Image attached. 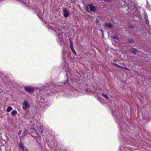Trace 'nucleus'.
Segmentation results:
<instances>
[{
  "label": "nucleus",
  "instance_id": "12",
  "mask_svg": "<svg viewBox=\"0 0 151 151\" xmlns=\"http://www.w3.org/2000/svg\"><path fill=\"white\" fill-rule=\"evenodd\" d=\"M28 133V132L26 129H25L24 131V132L23 133L22 135H26Z\"/></svg>",
  "mask_w": 151,
  "mask_h": 151
},
{
  "label": "nucleus",
  "instance_id": "9",
  "mask_svg": "<svg viewBox=\"0 0 151 151\" xmlns=\"http://www.w3.org/2000/svg\"><path fill=\"white\" fill-rule=\"evenodd\" d=\"M106 26L109 28H112L113 26L112 24L109 23H106Z\"/></svg>",
  "mask_w": 151,
  "mask_h": 151
},
{
  "label": "nucleus",
  "instance_id": "11",
  "mask_svg": "<svg viewBox=\"0 0 151 151\" xmlns=\"http://www.w3.org/2000/svg\"><path fill=\"white\" fill-rule=\"evenodd\" d=\"M38 129H39V131L42 133L43 131V126H40L39 128Z\"/></svg>",
  "mask_w": 151,
  "mask_h": 151
},
{
  "label": "nucleus",
  "instance_id": "5",
  "mask_svg": "<svg viewBox=\"0 0 151 151\" xmlns=\"http://www.w3.org/2000/svg\"><path fill=\"white\" fill-rule=\"evenodd\" d=\"M138 52V50L135 48H133L132 49V53L136 54Z\"/></svg>",
  "mask_w": 151,
  "mask_h": 151
},
{
  "label": "nucleus",
  "instance_id": "15",
  "mask_svg": "<svg viewBox=\"0 0 151 151\" xmlns=\"http://www.w3.org/2000/svg\"><path fill=\"white\" fill-rule=\"evenodd\" d=\"M101 95L104 97L106 99H108V97L106 95H104V94H101Z\"/></svg>",
  "mask_w": 151,
  "mask_h": 151
},
{
  "label": "nucleus",
  "instance_id": "10",
  "mask_svg": "<svg viewBox=\"0 0 151 151\" xmlns=\"http://www.w3.org/2000/svg\"><path fill=\"white\" fill-rule=\"evenodd\" d=\"M12 109V108L10 106H9L7 109L6 111L8 112H9Z\"/></svg>",
  "mask_w": 151,
  "mask_h": 151
},
{
  "label": "nucleus",
  "instance_id": "7",
  "mask_svg": "<svg viewBox=\"0 0 151 151\" xmlns=\"http://www.w3.org/2000/svg\"><path fill=\"white\" fill-rule=\"evenodd\" d=\"M70 48L72 52H73L75 54L76 53V52L75 51V50L73 48V47L72 44H71Z\"/></svg>",
  "mask_w": 151,
  "mask_h": 151
},
{
  "label": "nucleus",
  "instance_id": "4",
  "mask_svg": "<svg viewBox=\"0 0 151 151\" xmlns=\"http://www.w3.org/2000/svg\"><path fill=\"white\" fill-rule=\"evenodd\" d=\"M63 16L65 17H68L69 15V12L66 10L64 9L63 11Z\"/></svg>",
  "mask_w": 151,
  "mask_h": 151
},
{
  "label": "nucleus",
  "instance_id": "6",
  "mask_svg": "<svg viewBox=\"0 0 151 151\" xmlns=\"http://www.w3.org/2000/svg\"><path fill=\"white\" fill-rule=\"evenodd\" d=\"M19 147L21 150H22L23 151L24 150V145L22 143H20L19 144Z\"/></svg>",
  "mask_w": 151,
  "mask_h": 151
},
{
  "label": "nucleus",
  "instance_id": "13",
  "mask_svg": "<svg viewBox=\"0 0 151 151\" xmlns=\"http://www.w3.org/2000/svg\"><path fill=\"white\" fill-rule=\"evenodd\" d=\"M129 42L131 43H134L135 41L134 40L132 39H130L129 41Z\"/></svg>",
  "mask_w": 151,
  "mask_h": 151
},
{
  "label": "nucleus",
  "instance_id": "17",
  "mask_svg": "<svg viewBox=\"0 0 151 151\" xmlns=\"http://www.w3.org/2000/svg\"><path fill=\"white\" fill-rule=\"evenodd\" d=\"M104 1H107V2H110L111 1V0H104Z\"/></svg>",
  "mask_w": 151,
  "mask_h": 151
},
{
  "label": "nucleus",
  "instance_id": "18",
  "mask_svg": "<svg viewBox=\"0 0 151 151\" xmlns=\"http://www.w3.org/2000/svg\"><path fill=\"white\" fill-rule=\"evenodd\" d=\"M99 22V21H98V20H96V23H98Z\"/></svg>",
  "mask_w": 151,
  "mask_h": 151
},
{
  "label": "nucleus",
  "instance_id": "20",
  "mask_svg": "<svg viewBox=\"0 0 151 151\" xmlns=\"http://www.w3.org/2000/svg\"><path fill=\"white\" fill-rule=\"evenodd\" d=\"M131 27L132 28H134V26H132Z\"/></svg>",
  "mask_w": 151,
  "mask_h": 151
},
{
  "label": "nucleus",
  "instance_id": "21",
  "mask_svg": "<svg viewBox=\"0 0 151 151\" xmlns=\"http://www.w3.org/2000/svg\"><path fill=\"white\" fill-rule=\"evenodd\" d=\"M121 68H124V67H122V66H120V67Z\"/></svg>",
  "mask_w": 151,
  "mask_h": 151
},
{
  "label": "nucleus",
  "instance_id": "14",
  "mask_svg": "<svg viewBox=\"0 0 151 151\" xmlns=\"http://www.w3.org/2000/svg\"><path fill=\"white\" fill-rule=\"evenodd\" d=\"M101 95L104 97L106 99H108V97L106 95H104V94H101Z\"/></svg>",
  "mask_w": 151,
  "mask_h": 151
},
{
  "label": "nucleus",
  "instance_id": "8",
  "mask_svg": "<svg viewBox=\"0 0 151 151\" xmlns=\"http://www.w3.org/2000/svg\"><path fill=\"white\" fill-rule=\"evenodd\" d=\"M17 113V111L15 110H13L11 112V115L13 116H14Z\"/></svg>",
  "mask_w": 151,
  "mask_h": 151
},
{
  "label": "nucleus",
  "instance_id": "19",
  "mask_svg": "<svg viewBox=\"0 0 151 151\" xmlns=\"http://www.w3.org/2000/svg\"><path fill=\"white\" fill-rule=\"evenodd\" d=\"M124 69L126 70H129L128 69H127L126 68H124Z\"/></svg>",
  "mask_w": 151,
  "mask_h": 151
},
{
  "label": "nucleus",
  "instance_id": "16",
  "mask_svg": "<svg viewBox=\"0 0 151 151\" xmlns=\"http://www.w3.org/2000/svg\"><path fill=\"white\" fill-rule=\"evenodd\" d=\"M114 39H116L117 40H118L119 39V38L116 37H114Z\"/></svg>",
  "mask_w": 151,
  "mask_h": 151
},
{
  "label": "nucleus",
  "instance_id": "1",
  "mask_svg": "<svg viewBox=\"0 0 151 151\" xmlns=\"http://www.w3.org/2000/svg\"><path fill=\"white\" fill-rule=\"evenodd\" d=\"M86 10L88 12H89L91 11V12H94L97 9V7L96 6H94L92 4H89L87 6L86 8Z\"/></svg>",
  "mask_w": 151,
  "mask_h": 151
},
{
  "label": "nucleus",
  "instance_id": "3",
  "mask_svg": "<svg viewBox=\"0 0 151 151\" xmlns=\"http://www.w3.org/2000/svg\"><path fill=\"white\" fill-rule=\"evenodd\" d=\"M25 89L29 93H32L33 91V88L30 86H25Z\"/></svg>",
  "mask_w": 151,
  "mask_h": 151
},
{
  "label": "nucleus",
  "instance_id": "2",
  "mask_svg": "<svg viewBox=\"0 0 151 151\" xmlns=\"http://www.w3.org/2000/svg\"><path fill=\"white\" fill-rule=\"evenodd\" d=\"M22 108L23 109L25 110L28 107H29L30 105L28 102L24 101L22 103Z\"/></svg>",
  "mask_w": 151,
  "mask_h": 151
}]
</instances>
